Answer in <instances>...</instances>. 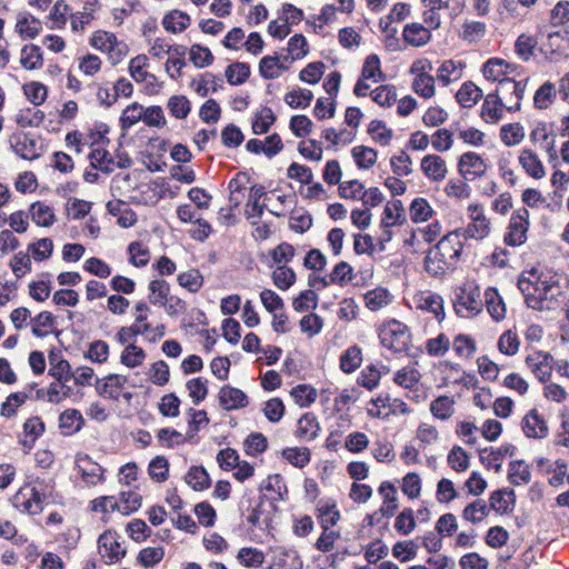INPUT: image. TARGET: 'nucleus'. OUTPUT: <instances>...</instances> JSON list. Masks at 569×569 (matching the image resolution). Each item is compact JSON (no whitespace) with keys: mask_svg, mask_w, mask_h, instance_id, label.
Returning a JSON list of instances; mask_svg holds the SVG:
<instances>
[{"mask_svg":"<svg viewBox=\"0 0 569 569\" xmlns=\"http://www.w3.org/2000/svg\"><path fill=\"white\" fill-rule=\"evenodd\" d=\"M462 252V243L447 234L427 252L425 258V270L432 277L445 274L446 270L452 267L450 260H458Z\"/></svg>","mask_w":569,"mask_h":569,"instance_id":"nucleus-1","label":"nucleus"},{"mask_svg":"<svg viewBox=\"0 0 569 569\" xmlns=\"http://www.w3.org/2000/svg\"><path fill=\"white\" fill-rule=\"evenodd\" d=\"M338 193L343 199H360L365 207L379 206L385 197L379 188L372 187L365 190L363 184L359 180H350L339 184Z\"/></svg>","mask_w":569,"mask_h":569,"instance_id":"nucleus-2","label":"nucleus"},{"mask_svg":"<svg viewBox=\"0 0 569 569\" xmlns=\"http://www.w3.org/2000/svg\"><path fill=\"white\" fill-rule=\"evenodd\" d=\"M410 338L408 327L398 320L389 321L380 333L381 345L395 352L407 350Z\"/></svg>","mask_w":569,"mask_h":569,"instance_id":"nucleus-3","label":"nucleus"},{"mask_svg":"<svg viewBox=\"0 0 569 569\" xmlns=\"http://www.w3.org/2000/svg\"><path fill=\"white\" fill-rule=\"evenodd\" d=\"M529 228V211L526 208L516 210L509 221L508 231L505 234V243L510 247L521 246L527 240Z\"/></svg>","mask_w":569,"mask_h":569,"instance_id":"nucleus-4","label":"nucleus"},{"mask_svg":"<svg viewBox=\"0 0 569 569\" xmlns=\"http://www.w3.org/2000/svg\"><path fill=\"white\" fill-rule=\"evenodd\" d=\"M456 313L460 317H470L478 315L482 309L480 300V290L478 287L462 288L461 292L457 295L453 303Z\"/></svg>","mask_w":569,"mask_h":569,"instance_id":"nucleus-5","label":"nucleus"},{"mask_svg":"<svg viewBox=\"0 0 569 569\" xmlns=\"http://www.w3.org/2000/svg\"><path fill=\"white\" fill-rule=\"evenodd\" d=\"M559 286V281L555 279L553 277L546 279L541 276L537 277V281L535 283V291L539 292L538 296H527V307L537 310L542 311L545 309V301L549 298L552 299L553 295H551V290L555 287Z\"/></svg>","mask_w":569,"mask_h":569,"instance_id":"nucleus-6","label":"nucleus"},{"mask_svg":"<svg viewBox=\"0 0 569 569\" xmlns=\"http://www.w3.org/2000/svg\"><path fill=\"white\" fill-rule=\"evenodd\" d=\"M99 550L109 562H117L126 556V548L121 547L116 531H104L98 539Z\"/></svg>","mask_w":569,"mask_h":569,"instance_id":"nucleus-7","label":"nucleus"},{"mask_svg":"<svg viewBox=\"0 0 569 569\" xmlns=\"http://www.w3.org/2000/svg\"><path fill=\"white\" fill-rule=\"evenodd\" d=\"M521 428L527 438L545 439L549 433V428L537 409H531L523 417Z\"/></svg>","mask_w":569,"mask_h":569,"instance_id":"nucleus-8","label":"nucleus"},{"mask_svg":"<svg viewBox=\"0 0 569 569\" xmlns=\"http://www.w3.org/2000/svg\"><path fill=\"white\" fill-rule=\"evenodd\" d=\"M517 451V447L511 443H505L498 449L492 447L479 450L480 461L488 468H493L496 472H500L502 468L501 460L505 456L512 457Z\"/></svg>","mask_w":569,"mask_h":569,"instance_id":"nucleus-9","label":"nucleus"},{"mask_svg":"<svg viewBox=\"0 0 569 569\" xmlns=\"http://www.w3.org/2000/svg\"><path fill=\"white\" fill-rule=\"evenodd\" d=\"M219 402L224 410H237L248 406V396L240 389L226 385L219 391Z\"/></svg>","mask_w":569,"mask_h":569,"instance_id":"nucleus-10","label":"nucleus"},{"mask_svg":"<svg viewBox=\"0 0 569 569\" xmlns=\"http://www.w3.org/2000/svg\"><path fill=\"white\" fill-rule=\"evenodd\" d=\"M552 360V356L543 351H538L535 355H529L526 358L527 365L532 367V372L541 382H546L550 379Z\"/></svg>","mask_w":569,"mask_h":569,"instance_id":"nucleus-11","label":"nucleus"},{"mask_svg":"<svg viewBox=\"0 0 569 569\" xmlns=\"http://www.w3.org/2000/svg\"><path fill=\"white\" fill-rule=\"evenodd\" d=\"M37 140L30 133L14 134L11 139L12 150L22 159H38L40 154L37 152Z\"/></svg>","mask_w":569,"mask_h":569,"instance_id":"nucleus-12","label":"nucleus"},{"mask_svg":"<svg viewBox=\"0 0 569 569\" xmlns=\"http://www.w3.org/2000/svg\"><path fill=\"white\" fill-rule=\"evenodd\" d=\"M458 169L460 174L468 179V176L480 177L486 172V164L482 158L475 152H465L458 162Z\"/></svg>","mask_w":569,"mask_h":569,"instance_id":"nucleus-13","label":"nucleus"},{"mask_svg":"<svg viewBox=\"0 0 569 569\" xmlns=\"http://www.w3.org/2000/svg\"><path fill=\"white\" fill-rule=\"evenodd\" d=\"M126 381V377L116 373H110L104 378V381H102L101 379H97L96 389L99 396L112 400H118V389L123 388Z\"/></svg>","mask_w":569,"mask_h":569,"instance_id":"nucleus-14","label":"nucleus"},{"mask_svg":"<svg viewBox=\"0 0 569 569\" xmlns=\"http://www.w3.org/2000/svg\"><path fill=\"white\" fill-rule=\"evenodd\" d=\"M490 508H492L497 513L505 515L512 510L509 507L511 503L512 507L516 503V493L513 489H499L493 491L489 498Z\"/></svg>","mask_w":569,"mask_h":569,"instance_id":"nucleus-15","label":"nucleus"},{"mask_svg":"<svg viewBox=\"0 0 569 569\" xmlns=\"http://www.w3.org/2000/svg\"><path fill=\"white\" fill-rule=\"evenodd\" d=\"M421 170L428 178L435 181L442 180L447 173L445 160L436 154H428L422 158Z\"/></svg>","mask_w":569,"mask_h":569,"instance_id":"nucleus-16","label":"nucleus"},{"mask_svg":"<svg viewBox=\"0 0 569 569\" xmlns=\"http://www.w3.org/2000/svg\"><path fill=\"white\" fill-rule=\"evenodd\" d=\"M402 38L410 46L422 47L431 39V33L421 23H409L403 28Z\"/></svg>","mask_w":569,"mask_h":569,"instance_id":"nucleus-17","label":"nucleus"},{"mask_svg":"<svg viewBox=\"0 0 569 569\" xmlns=\"http://www.w3.org/2000/svg\"><path fill=\"white\" fill-rule=\"evenodd\" d=\"M279 56H266L259 62V73L266 80L278 78L282 71L288 70V66L281 63Z\"/></svg>","mask_w":569,"mask_h":569,"instance_id":"nucleus-18","label":"nucleus"},{"mask_svg":"<svg viewBox=\"0 0 569 569\" xmlns=\"http://www.w3.org/2000/svg\"><path fill=\"white\" fill-rule=\"evenodd\" d=\"M519 162L525 171L535 179L545 177V168L538 156L530 149H523L519 156Z\"/></svg>","mask_w":569,"mask_h":569,"instance_id":"nucleus-19","label":"nucleus"},{"mask_svg":"<svg viewBox=\"0 0 569 569\" xmlns=\"http://www.w3.org/2000/svg\"><path fill=\"white\" fill-rule=\"evenodd\" d=\"M378 491L383 496V505L381 506L379 512L383 517H392L396 509L398 508L396 487L390 481H383L381 482Z\"/></svg>","mask_w":569,"mask_h":569,"instance_id":"nucleus-20","label":"nucleus"},{"mask_svg":"<svg viewBox=\"0 0 569 569\" xmlns=\"http://www.w3.org/2000/svg\"><path fill=\"white\" fill-rule=\"evenodd\" d=\"M320 425L317 417L312 412H306L298 420L296 436L307 440H313L318 437Z\"/></svg>","mask_w":569,"mask_h":569,"instance_id":"nucleus-21","label":"nucleus"},{"mask_svg":"<svg viewBox=\"0 0 569 569\" xmlns=\"http://www.w3.org/2000/svg\"><path fill=\"white\" fill-rule=\"evenodd\" d=\"M482 98V90L472 81L465 82L456 93V99L462 108H472Z\"/></svg>","mask_w":569,"mask_h":569,"instance_id":"nucleus-22","label":"nucleus"},{"mask_svg":"<svg viewBox=\"0 0 569 569\" xmlns=\"http://www.w3.org/2000/svg\"><path fill=\"white\" fill-rule=\"evenodd\" d=\"M485 301L490 316L500 321L506 317V306L496 288H488L485 291Z\"/></svg>","mask_w":569,"mask_h":569,"instance_id":"nucleus-23","label":"nucleus"},{"mask_svg":"<svg viewBox=\"0 0 569 569\" xmlns=\"http://www.w3.org/2000/svg\"><path fill=\"white\" fill-rule=\"evenodd\" d=\"M16 31L22 38L34 39L41 31L40 20L29 13L20 14L16 23Z\"/></svg>","mask_w":569,"mask_h":569,"instance_id":"nucleus-24","label":"nucleus"},{"mask_svg":"<svg viewBox=\"0 0 569 569\" xmlns=\"http://www.w3.org/2000/svg\"><path fill=\"white\" fill-rule=\"evenodd\" d=\"M184 481L196 491H202L210 487L211 480L202 466H193L184 476Z\"/></svg>","mask_w":569,"mask_h":569,"instance_id":"nucleus-25","label":"nucleus"},{"mask_svg":"<svg viewBox=\"0 0 569 569\" xmlns=\"http://www.w3.org/2000/svg\"><path fill=\"white\" fill-rule=\"evenodd\" d=\"M162 24L171 33L182 32L189 27L190 17L183 11L173 10L164 16Z\"/></svg>","mask_w":569,"mask_h":569,"instance_id":"nucleus-26","label":"nucleus"},{"mask_svg":"<svg viewBox=\"0 0 569 569\" xmlns=\"http://www.w3.org/2000/svg\"><path fill=\"white\" fill-rule=\"evenodd\" d=\"M30 214L33 222L40 227H50L56 220L53 209L40 201L33 202L30 206Z\"/></svg>","mask_w":569,"mask_h":569,"instance_id":"nucleus-27","label":"nucleus"},{"mask_svg":"<svg viewBox=\"0 0 569 569\" xmlns=\"http://www.w3.org/2000/svg\"><path fill=\"white\" fill-rule=\"evenodd\" d=\"M21 66L27 70L40 69L43 64L42 52L39 46L27 44L21 49Z\"/></svg>","mask_w":569,"mask_h":569,"instance_id":"nucleus-28","label":"nucleus"},{"mask_svg":"<svg viewBox=\"0 0 569 569\" xmlns=\"http://www.w3.org/2000/svg\"><path fill=\"white\" fill-rule=\"evenodd\" d=\"M83 423V417L77 409H67L59 418V427L67 430L66 433L68 435H73L80 431Z\"/></svg>","mask_w":569,"mask_h":569,"instance_id":"nucleus-29","label":"nucleus"},{"mask_svg":"<svg viewBox=\"0 0 569 569\" xmlns=\"http://www.w3.org/2000/svg\"><path fill=\"white\" fill-rule=\"evenodd\" d=\"M287 50L289 54L282 57L283 61L293 62L295 60L301 59L305 56H307L309 48L303 34L297 33L293 37H291L288 41Z\"/></svg>","mask_w":569,"mask_h":569,"instance_id":"nucleus-30","label":"nucleus"},{"mask_svg":"<svg viewBox=\"0 0 569 569\" xmlns=\"http://www.w3.org/2000/svg\"><path fill=\"white\" fill-rule=\"evenodd\" d=\"M508 480L513 486L520 483H529L531 480V472L529 466L523 460H513L509 463Z\"/></svg>","mask_w":569,"mask_h":569,"instance_id":"nucleus-31","label":"nucleus"},{"mask_svg":"<svg viewBox=\"0 0 569 569\" xmlns=\"http://www.w3.org/2000/svg\"><path fill=\"white\" fill-rule=\"evenodd\" d=\"M224 74L231 86H240L250 77V66L246 62H233L227 67Z\"/></svg>","mask_w":569,"mask_h":569,"instance_id":"nucleus-32","label":"nucleus"},{"mask_svg":"<svg viewBox=\"0 0 569 569\" xmlns=\"http://www.w3.org/2000/svg\"><path fill=\"white\" fill-rule=\"evenodd\" d=\"M351 154L359 169H370L376 164L377 151L373 148L366 146H357L351 150Z\"/></svg>","mask_w":569,"mask_h":569,"instance_id":"nucleus-33","label":"nucleus"},{"mask_svg":"<svg viewBox=\"0 0 569 569\" xmlns=\"http://www.w3.org/2000/svg\"><path fill=\"white\" fill-rule=\"evenodd\" d=\"M149 301L153 306H162L170 296V284L163 279H156L149 283Z\"/></svg>","mask_w":569,"mask_h":569,"instance_id":"nucleus-34","label":"nucleus"},{"mask_svg":"<svg viewBox=\"0 0 569 569\" xmlns=\"http://www.w3.org/2000/svg\"><path fill=\"white\" fill-rule=\"evenodd\" d=\"M361 361V349L358 346L349 347L340 357V369L351 373L360 367Z\"/></svg>","mask_w":569,"mask_h":569,"instance_id":"nucleus-35","label":"nucleus"},{"mask_svg":"<svg viewBox=\"0 0 569 569\" xmlns=\"http://www.w3.org/2000/svg\"><path fill=\"white\" fill-rule=\"evenodd\" d=\"M274 565L284 569H302L303 562L293 549H280L276 555Z\"/></svg>","mask_w":569,"mask_h":569,"instance_id":"nucleus-36","label":"nucleus"},{"mask_svg":"<svg viewBox=\"0 0 569 569\" xmlns=\"http://www.w3.org/2000/svg\"><path fill=\"white\" fill-rule=\"evenodd\" d=\"M276 120L277 117L271 108H262V110L256 114V119L252 122V132L257 136L267 133Z\"/></svg>","mask_w":569,"mask_h":569,"instance_id":"nucleus-37","label":"nucleus"},{"mask_svg":"<svg viewBox=\"0 0 569 569\" xmlns=\"http://www.w3.org/2000/svg\"><path fill=\"white\" fill-rule=\"evenodd\" d=\"M89 159L91 167L99 169L104 173L113 171L114 160L106 149H94L90 152Z\"/></svg>","mask_w":569,"mask_h":569,"instance_id":"nucleus-38","label":"nucleus"},{"mask_svg":"<svg viewBox=\"0 0 569 569\" xmlns=\"http://www.w3.org/2000/svg\"><path fill=\"white\" fill-rule=\"evenodd\" d=\"M409 211L410 218L415 223L427 221L433 213L431 206L425 198L413 199Z\"/></svg>","mask_w":569,"mask_h":569,"instance_id":"nucleus-39","label":"nucleus"},{"mask_svg":"<svg viewBox=\"0 0 569 569\" xmlns=\"http://www.w3.org/2000/svg\"><path fill=\"white\" fill-rule=\"evenodd\" d=\"M140 120H143V107L138 102H132L120 117L121 129L127 131Z\"/></svg>","mask_w":569,"mask_h":569,"instance_id":"nucleus-40","label":"nucleus"},{"mask_svg":"<svg viewBox=\"0 0 569 569\" xmlns=\"http://www.w3.org/2000/svg\"><path fill=\"white\" fill-rule=\"evenodd\" d=\"M296 403L301 408H307L317 399V390L309 385H298L290 391Z\"/></svg>","mask_w":569,"mask_h":569,"instance_id":"nucleus-41","label":"nucleus"},{"mask_svg":"<svg viewBox=\"0 0 569 569\" xmlns=\"http://www.w3.org/2000/svg\"><path fill=\"white\" fill-rule=\"evenodd\" d=\"M282 457L297 468H305L310 462V450L306 447L286 448L282 450Z\"/></svg>","mask_w":569,"mask_h":569,"instance_id":"nucleus-42","label":"nucleus"},{"mask_svg":"<svg viewBox=\"0 0 569 569\" xmlns=\"http://www.w3.org/2000/svg\"><path fill=\"white\" fill-rule=\"evenodd\" d=\"M372 100L381 107H390L397 101V90L392 84H383L371 91Z\"/></svg>","mask_w":569,"mask_h":569,"instance_id":"nucleus-43","label":"nucleus"},{"mask_svg":"<svg viewBox=\"0 0 569 569\" xmlns=\"http://www.w3.org/2000/svg\"><path fill=\"white\" fill-rule=\"evenodd\" d=\"M488 515L489 508L485 501L480 499L467 505L462 511V517L472 523H479Z\"/></svg>","mask_w":569,"mask_h":569,"instance_id":"nucleus-44","label":"nucleus"},{"mask_svg":"<svg viewBox=\"0 0 569 569\" xmlns=\"http://www.w3.org/2000/svg\"><path fill=\"white\" fill-rule=\"evenodd\" d=\"M146 358V352L142 348L131 343L124 348L121 353L120 361L128 368H136L140 366Z\"/></svg>","mask_w":569,"mask_h":569,"instance_id":"nucleus-45","label":"nucleus"},{"mask_svg":"<svg viewBox=\"0 0 569 569\" xmlns=\"http://www.w3.org/2000/svg\"><path fill=\"white\" fill-rule=\"evenodd\" d=\"M453 403L448 396H440L431 402L430 411L436 418L447 420L453 413Z\"/></svg>","mask_w":569,"mask_h":569,"instance_id":"nucleus-46","label":"nucleus"},{"mask_svg":"<svg viewBox=\"0 0 569 569\" xmlns=\"http://www.w3.org/2000/svg\"><path fill=\"white\" fill-rule=\"evenodd\" d=\"M413 91L422 98H431L435 94V79L432 76L421 72L412 83Z\"/></svg>","mask_w":569,"mask_h":569,"instance_id":"nucleus-47","label":"nucleus"},{"mask_svg":"<svg viewBox=\"0 0 569 569\" xmlns=\"http://www.w3.org/2000/svg\"><path fill=\"white\" fill-rule=\"evenodd\" d=\"M500 137L506 146H516L525 138V130L520 123L505 124L500 129Z\"/></svg>","mask_w":569,"mask_h":569,"instance_id":"nucleus-48","label":"nucleus"},{"mask_svg":"<svg viewBox=\"0 0 569 569\" xmlns=\"http://www.w3.org/2000/svg\"><path fill=\"white\" fill-rule=\"evenodd\" d=\"M556 98L555 84L550 81L545 82L533 96V104L537 109H547Z\"/></svg>","mask_w":569,"mask_h":569,"instance_id":"nucleus-49","label":"nucleus"},{"mask_svg":"<svg viewBox=\"0 0 569 569\" xmlns=\"http://www.w3.org/2000/svg\"><path fill=\"white\" fill-rule=\"evenodd\" d=\"M178 283L190 292H198L203 286V277L197 269L181 272L178 276Z\"/></svg>","mask_w":569,"mask_h":569,"instance_id":"nucleus-50","label":"nucleus"},{"mask_svg":"<svg viewBox=\"0 0 569 569\" xmlns=\"http://www.w3.org/2000/svg\"><path fill=\"white\" fill-rule=\"evenodd\" d=\"M489 233V221L485 216L473 217V221L465 229V237L471 239H483Z\"/></svg>","mask_w":569,"mask_h":569,"instance_id":"nucleus-51","label":"nucleus"},{"mask_svg":"<svg viewBox=\"0 0 569 569\" xmlns=\"http://www.w3.org/2000/svg\"><path fill=\"white\" fill-rule=\"evenodd\" d=\"M420 307L432 312L439 322L445 319L443 300L440 295L429 292L422 298Z\"/></svg>","mask_w":569,"mask_h":569,"instance_id":"nucleus-52","label":"nucleus"},{"mask_svg":"<svg viewBox=\"0 0 569 569\" xmlns=\"http://www.w3.org/2000/svg\"><path fill=\"white\" fill-rule=\"evenodd\" d=\"M502 67L508 69L510 64L503 59L490 58L483 64L482 73L487 80L497 81L500 76H506L509 72L507 70H501L500 68Z\"/></svg>","mask_w":569,"mask_h":569,"instance_id":"nucleus-53","label":"nucleus"},{"mask_svg":"<svg viewBox=\"0 0 569 569\" xmlns=\"http://www.w3.org/2000/svg\"><path fill=\"white\" fill-rule=\"evenodd\" d=\"M272 281L278 289L286 291L296 282V273L289 267L279 266L272 272Z\"/></svg>","mask_w":569,"mask_h":569,"instance_id":"nucleus-54","label":"nucleus"},{"mask_svg":"<svg viewBox=\"0 0 569 569\" xmlns=\"http://www.w3.org/2000/svg\"><path fill=\"white\" fill-rule=\"evenodd\" d=\"M47 498L42 488L32 487L29 498L23 502V509L30 515H39L43 510L42 502Z\"/></svg>","mask_w":569,"mask_h":569,"instance_id":"nucleus-55","label":"nucleus"},{"mask_svg":"<svg viewBox=\"0 0 569 569\" xmlns=\"http://www.w3.org/2000/svg\"><path fill=\"white\" fill-rule=\"evenodd\" d=\"M329 279L331 283L343 287L353 279V269L348 262L340 261L335 266Z\"/></svg>","mask_w":569,"mask_h":569,"instance_id":"nucleus-56","label":"nucleus"},{"mask_svg":"<svg viewBox=\"0 0 569 569\" xmlns=\"http://www.w3.org/2000/svg\"><path fill=\"white\" fill-rule=\"evenodd\" d=\"M244 451L249 456H258L268 448L267 438L260 432L250 433L244 440Z\"/></svg>","mask_w":569,"mask_h":569,"instance_id":"nucleus-57","label":"nucleus"},{"mask_svg":"<svg viewBox=\"0 0 569 569\" xmlns=\"http://www.w3.org/2000/svg\"><path fill=\"white\" fill-rule=\"evenodd\" d=\"M168 109L172 117L177 119H184L191 110L190 101L186 96H172L168 100Z\"/></svg>","mask_w":569,"mask_h":569,"instance_id":"nucleus-58","label":"nucleus"},{"mask_svg":"<svg viewBox=\"0 0 569 569\" xmlns=\"http://www.w3.org/2000/svg\"><path fill=\"white\" fill-rule=\"evenodd\" d=\"M190 60L197 68H206L213 62V54L210 49L201 44H193L190 48Z\"/></svg>","mask_w":569,"mask_h":569,"instance_id":"nucleus-59","label":"nucleus"},{"mask_svg":"<svg viewBox=\"0 0 569 569\" xmlns=\"http://www.w3.org/2000/svg\"><path fill=\"white\" fill-rule=\"evenodd\" d=\"M237 558L244 567L248 568H258L264 561L263 552L256 548H241Z\"/></svg>","mask_w":569,"mask_h":569,"instance_id":"nucleus-60","label":"nucleus"},{"mask_svg":"<svg viewBox=\"0 0 569 569\" xmlns=\"http://www.w3.org/2000/svg\"><path fill=\"white\" fill-rule=\"evenodd\" d=\"M149 475L157 482H163L168 479L169 462L163 456H157L149 463Z\"/></svg>","mask_w":569,"mask_h":569,"instance_id":"nucleus-61","label":"nucleus"},{"mask_svg":"<svg viewBox=\"0 0 569 569\" xmlns=\"http://www.w3.org/2000/svg\"><path fill=\"white\" fill-rule=\"evenodd\" d=\"M313 99L310 90L303 89L299 91H290L284 96V102L293 109L307 108Z\"/></svg>","mask_w":569,"mask_h":569,"instance_id":"nucleus-62","label":"nucleus"},{"mask_svg":"<svg viewBox=\"0 0 569 569\" xmlns=\"http://www.w3.org/2000/svg\"><path fill=\"white\" fill-rule=\"evenodd\" d=\"M43 119L44 113L41 110L27 108L26 110H20L16 117V122L22 128L38 127Z\"/></svg>","mask_w":569,"mask_h":569,"instance_id":"nucleus-63","label":"nucleus"},{"mask_svg":"<svg viewBox=\"0 0 569 569\" xmlns=\"http://www.w3.org/2000/svg\"><path fill=\"white\" fill-rule=\"evenodd\" d=\"M325 71V63L321 61L308 63L299 73V79L303 82L316 84L320 81Z\"/></svg>","mask_w":569,"mask_h":569,"instance_id":"nucleus-64","label":"nucleus"}]
</instances>
